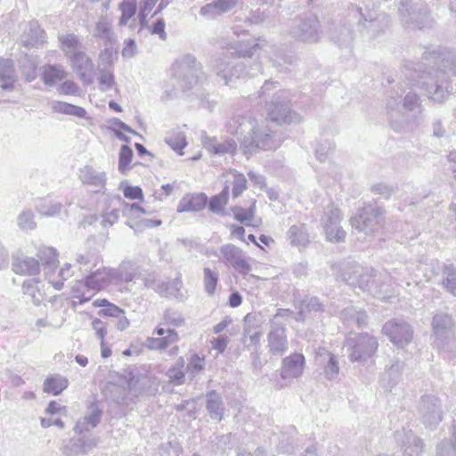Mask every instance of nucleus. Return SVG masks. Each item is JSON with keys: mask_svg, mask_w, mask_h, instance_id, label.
<instances>
[{"mask_svg": "<svg viewBox=\"0 0 456 456\" xmlns=\"http://www.w3.org/2000/svg\"><path fill=\"white\" fill-rule=\"evenodd\" d=\"M422 61L425 63L406 65L404 76L429 99L442 102L453 90L449 75L456 77V50L425 51Z\"/></svg>", "mask_w": 456, "mask_h": 456, "instance_id": "f257e3e1", "label": "nucleus"}, {"mask_svg": "<svg viewBox=\"0 0 456 456\" xmlns=\"http://www.w3.org/2000/svg\"><path fill=\"white\" fill-rule=\"evenodd\" d=\"M229 132L237 136L240 150L249 159L260 150L274 151L281 143L282 138L268 126L258 125L248 116H235L229 122Z\"/></svg>", "mask_w": 456, "mask_h": 456, "instance_id": "f03ea898", "label": "nucleus"}, {"mask_svg": "<svg viewBox=\"0 0 456 456\" xmlns=\"http://www.w3.org/2000/svg\"><path fill=\"white\" fill-rule=\"evenodd\" d=\"M393 87L385 99L386 113L391 128L396 133H406L417 127L424 111L419 96L412 91L403 97L405 89L400 84Z\"/></svg>", "mask_w": 456, "mask_h": 456, "instance_id": "7ed1b4c3", "label": "nucleus"}, {"mask_svg": "<svg viewBox=\"0 0 456 456\" xmlns=\"http://www.w3.org/2000/svg\"><path fill=\"white\" fill-rule=\"evenodd\" d=\"M406 274L411 275L408 267L400 269L399 272H395L394 274L388 273H376L372 268H364L360 265L349 267L347 270H343L340 277L346 284L353 288H359L363 291H368L375 297L381 296L384 287L387 286V281L395 280L400 285L405 283L406 286H411L413 282L415 285L418 281L414 279L409 278Z\"/></svg>", "mask_w": 456, "mask_h": 456, "instance_id": "20e7f679", "label": "nucleus"}, {"mask_svg": "<svg viewBox=\"0 0 456 456\" xmlns=\"http://www.w3.org/2000/svg\"><path fill=\"white\" fill-rule=\"evenodd\" d=\"M347 18L349 21L355 23L357 32L367 38L379 36L390 25V17L380 12L370 1L362 2V4H350L347 7Z\"/></svg>", "mask_w": 456, "mask_h": 456, "instance_id": "39448f33", "label": "nucleus"}, {"mask_svg": "<svg viewBox=\"0 0 456 456\" xmlns=\"http://www.w3.org/2000/svg\"><path fill=\"white\" fill-rule=\"evenodd\" d=\"M278 83L267 80L258 93V98L265 102V109L269 118L278 125L298 122L300 117L291 110L289 93L279 90L272 94L271 92L277 88Z\"/></svg>", "mask_w": 456, "mask_h": 456, "instance_id": "423d86ee", "label": "nucleus"}, {"mask_svg": "<svg viewBox=\"0 0 456 456\" xmlns=\"http://www.w3.org/2000/svg\"><path fill=\"white\" fill-rule=\"evenodd\" d=\"M61 49L70 61L73 71L86 85L93 83L92 72L94 63L92 59L84 52V46L77 36L65 34L59 36Z\"/></svg>", "mask_w": 456, "mask_h": 456, "instance_id": "0eeeda50", "label": "nucleus"}, {"mask_svg": "<svg viewBox=\"0 0 456 456\" xmlns=\"http://www.w3.org/2000/svg\"><path fill=\"white\" fill-rule=\"evenodd\" d=\"M398 14L402 24L411 29L430 28L435 23L428 0H401Z\"/></svg>", "mask_w": 456, "mask_h": 456, "instance_id": "6e6552de", "label": "nucleus"}, {"mask_svg": "<svg viewBox=\"0 0 456 456\" xmlns=\"http://www.w3.org/2000/svg\"><path fill=\"white\" fill-rule=\"evenodd\" d=\"M431 325L436 337L435 343L442 351L444 357L456 361V340L453 338L455 323L452 317L446 313L439 312L434 315Z\"/></svg>", "mask_w": 456, "mask_h": 456, "instance_id": "1a4fd4ad", "label": "nucleus"}, {"mask_svg": "<svg viewBox=\"0 0 456 456\" xmlns=\"http://www.w3.org/2000/svg\"><path fill=\"white\" fill-rule=\"evenodd\" d=\"M345 347L351 362L364 364L375 355L379 342L375 337L362 332L346 338Z\"/></svg>", "mask_w": 456, "mask_h": 456, "instance_id": "9d476101", "label": "nucleus"}, {"mask_svg": "<svg viewBox=\"0 0 456 456\" xmlns=\"http://www.w3.org/2000/svg\"><path fill=\"white\" fill-rule=\"evenodd\" d=\"M425 277L440 285L447 293L456 297V266L433 260L426 265Z\"/></svg>", "mask_w": 456, "mask_h": 456, "instance_id": "9b49d317", "label": "nucleus"}, {"mask_svg": "<svg viewBox=\"0 0 456 456\" xmlns=\"http://www.w3.org/2000/svg\"><path fill=\"white\" fill-rule=\"evenodd\" d=\"M385 219V210L376 204L367 203L351 217L352 227L366 234L378 230Z\"/></svg>", "mask_w": 456, "mask_h": 456, "instance_id": "f8f14e48", "label": "nucleus"}, {"mask_svg": "<svg viewBox=\"0 0 456 456\" xmlns=\"http://www.w3.org/2000/svg\"><path fill=\"white\" fill-rule=\"evenodd\" d=\"M201 69V64L191 54L184 55L173 64L174 75L183 91L190 90L197 85L202 73Z\"/></svg>", "mask_w": 456, "mask_h": 456, "instance_id": "ddd939ff", "label": "nucleus"}, {"mask_svg": "<svg viewBox=\"0 0 456 456\" xmlns=\"http://www.w3.org/2000/svg\"><path fill=\"white\" fill-rule=\"evenodd\" d=\"M321 23L317 16L310 14L300 17L291 25L289 35L296 41L314 44L322 37Z\"/></svg>", "mask_w": 456, "mask_h": 456, "instance_id": "4468645a", "label": "nucleus"}, {"mask_svg": "<svg viewBox=\"0 0 456 456\" xmlns=\"http://www.w3.org/2000/svg\"><path fill=\"white\" fill-rule=\"evenodd\" d=\"M259 49V44L254 41H242L230 45L229 54L231 56L245 59L231 64L228 71L231 83L233 77L239 78L247 76L246 68L249 63L248 59L253 58Z\"/></svg>", "mask_w": 456, "mask_h": 456, "instance_id": "2eb2a0df", "label": "nucleus"}, {"mask_svg": "<svg viewBox=\"0 0 456 456\" xmlns=\"http://www.w3.org/2000/svg\"><path fill=\"white\" fill-rule=\"evenodd\" d=\"M418 412L422 423L428 428H436L443 419V404L435 395H424L418 404Z\"/></svg>", "mask_w": 456, "mask_h": 456, "instance_id": "dca6fc26", "label": "nucleus"}, {"mask_svg": "<svg viewBox=\"0 0 456 456\" xmlns=\"http://www.w3.org/2000/svg\"><path fill=\"white\" fill-rule=\"evenodd\" d=\"M343 220L341 210L333 203L329 204L323 212L321 222L327 239L331 242L344 241L346 232L340 225Z\"/></svg>", "mask_w": 456, "mask_h": 456, "instance_id": "f3484780", "label": "nucleus"}, {"mask_svg": "<svg viewBox=\"0 0 456 456\" xmlns=\"http://www.w3.org/2000/svg\"><path fill=\"white\" fill-rule=\"evenodd\" d=\"M65 439L59 448L61 456L87 455L98 444L99 439L92 435Z\"/></svg>", "mask_w": 456, "mask_h": 456, "instance_id": "a211bd4d", "label": "nucleus"}, {"mask_svg": "<svg viewBox=\"0 0 456 456\" xmlns=\"http://www.w3.org/2000/svg\"><path fill=\"white\" fill-rule=\"evenodd\" d=\"M384 335L397 346L403 347L408 345L413 337L411 326L403 319H393L387 322L382 328Z\"/></svg>", "mask_w": 456, "mask_h": 456, "instance_id": "6ab92c4d", "label": "nucleus"}, {"mask_svg": "<svg viewBox=\"0 0 456 456\" xmlns=\"http://www.w3.org/2000/svg\"><path fill=\"white\" fill-rule=\"evenodd\" d=\"M102 415V407L96 399L88 402L86 405L85 414L76 421L73 432L77 435H84L91 431L101 423Z\"/></svg>", "mask_w": 456, "mask_h": 456, "instance_id": "aec40b11", "label": "nucleus"}, {"mask_svg": "<svg viewBox=\"0 0 456 456\" xmlns=\"http://www.w3.org/2000/svg\"><path fill=\"white\" fill-rule=\"evenodd\" d=\"M222 254L221 262L230 265L233 269L240 273L246 275L251 271V265L248 261L247 256L243 251L233 244H225L220 248Z\"/></svg>", "mask_w": 456, "mask_h": 456, "instance_id": "412c9836", "label": "nucleus"}, {"mask_svg": "<svg viewBox=\"0 0 456 456\" xmlns=\"http://www.w3.org/2000/svg\"><path fill=\"white\" fill-rule=\"evenodd\" d=\"M269 351L273 354H282L288 349L286 329L278 322H271V330L267 335Z\"/></svg>", "mask_w": 456, "mask_h": 456, "instance_id": "4be33fe9", "label": "nucleus"}, {"mask_svg": "<svg viewBox=\"0 0 456 456\" xmlns=\"http://www.w3.org/2000/svg\"><path fill=\"white\" fill-rule=\"evenodd\" d=\"M396 442L403 451L404 456H419L422 449V441L415 436L411 430L396 431L395 434Z\"/></svg>", "mask_w": 456, "mask_h": 456, "instance_id": "5701e85b", "label": "nucleus"}, {"mask_svg": "<svg viewBox=\"0 0 456 456\" xmlns=\"http://www.w3.org/2000/svg\"><path fill=\"white\" fill-rule=\"evenodd\" d=\"M305 356L294 353L283 358L281 368V378L283 379H297L303 374Z\"/></svg>", "mask_w": 456, "mask_h": 456, "instance_id": "b1692460", "label": "nucleus"}, {"mask_svg": "<svg viewBox=\"0 0 456 456\" xmlns=\"http://www.w3.org/2000/svg\"><path fill=\"white\" fill-rule=\"evenodd\" d=\"M205 399V407L210 419L222 421L225 414V406L221 394L216 390H210L207 392Z\"/></svg>", "mask_w": 456, "mask_h": 456, "instance_id": "393cba45", "label": "nucleus"}, {"mask_svg": "<svg viewBox=\"0 0 456 456\" xmlns=\"http://www.w3.org/2000/svg\"><path fill=\"white\" fill-rule=\"evenodd\" d=\"M204 148L210 153L215 155H233L237 151V143L232 139H226L224 142H219L216 137L206 136L202 141Z\"/></svg>", "mask_w": 456, "mask_h": 456, "instance_id": "a878e982", "label": "nucleus"}, {"mask_svg": "<svg viewBox=\"0 0 456 456\" xmlns=\"http://www.w3.org/2000/svg\"><path fill=\"white\" fill-rule=\"evenodd\" d=\"M12 271L20 275L35 276L40 273V264L34 257L20 255L13 258Z\"/></svg>", "mask_w": 456, "mask_h": 456, "instance_id": "bb28decb", "label": "nucleus"}, {"mask_svg": "<svg viewBox=\"0 0 456 456\" xmlns=\"http://www.w3.org/2000/svg\"><path fill=\"white\" fill-rule=\"evenodd\" d=\"M208 197L204 192L191 193L183 196L177 206V212H198L205 208Z\"/></svg>", "mask_w": 456, "mask_h": 456, "instance_id": "cd10ccee", "label": "nucleus"}, {"mask_svg": "<svg viewBox=\"0 0 456 456\" xmlns=\"http://www.w3.org/2000/svg\"><path fill=\"white\" fill-rule=\"evenodd\" d=\"M79 179L84 184L100 187L96 192L104 193L106 174L98 172L91 166H85L79 170Z\"/></svg>", "mask_w": 456, "mask_h": 456, "instance_id": "c85d7f7f", "label": "nucleus"}, {"mask_svg": "<svg viewBox=\"0 0 456 456\" xmlns=\"http://www.w3.org/2000/svg\"><path fill=\"white\" fill-rule=\"evenodd\" d=\"M0 81L2 82L1 88L3 90H13L16 76L12 60L0 58Z\"/></svg>", "mask_w": 456, "mask_h": 456, "instance_id": "c756f323", "label": "nucleus"}, {"mask_svg": "<svg viewBox=\"0 0 456 456\" xmlns=\"http://www.w3.org/2000/svg\"><path fill=\"white\" fill-rule=\"evenodd\" d=\"M330 38L339 47H348L354 41V34L350 26L342 24L330 31Z\"/></svg>", "mask_w": 456, "mask_h": 456, "instance_id": "7c9ffc66", "label": "nucleus"}, {"mask_svg": "<svg viewBox=\"0 0 456 456\" xmlns=\"http://www.w3.org/2000/svg\"><path fill=\"white\" fill-rule=\"evenodd\" d=\"M42 69V80L48 86H54L67 77V72L61 65L47 64Z\"/></svg>", "mask_w": 456, "mask_h": 456, "instance_id": "2f4dec72", "label": "nucleus"}, {"mask_svg": "<svg viewBox=\"0 0 456 456\" xmlns=\"http://www.w3.org/2000/svg\"><path fill=\"white\" fill-rule=\"evenodd\" d=\"M232 62L230 61V55L224 54L223 56L214 58L210 61V67L217 77L224 80L225 86L231 85V77H229L228 71Z\"/></svg>", "mask_w": 456, "mask_h": 456, "instance_id": "473e14b6", "label": "nucleus"}, {"mask_svg": "<svg viewBox=\"0 0 456 456\" xmlns=\"http://www.w3.org/2000/svg\"><path fill=\"white\" fill-rule=\"evenodd\" d=\"M287 238L289 243L295 247H305L309 242V236L303 224H294L287 232Z\"/></svg>", "mask_w": 456, "mask_h": 456, "instance_id": "72a5a7b5", "label": "nucleus"}, {"mask_svg": "<svg viewBox=\"0 0 456 456\" xmlns=\"http://www.w3.org/2000/svg\"><path fill=\"white\" fill-rule=\"evenodd\" d=\"M52 110L55 113L74 116L79 118H87V112L84 108L65 102H53L52 103Z\"/></svg>", "mask_w": 456, "mask_h": 456, "instance_id": "f704fd0d", "label": "nucleus"}, {"mask_svg": "<svg viewBox=\"0 0 456 456\" xmlns=\"http://www.w3.org/2000/svg\"><path fill=\"white\" fill-rule=\"evenodd\" d=\"M68 385L69 381L66 378L59 374L51 375L44 381V392L58 395L68 387Z\"/></svg>", "mask_w": 456, "mask_h": 456, "instance_id": "c9c22d12", "label": "nucleus"}, {"mask_svg": "<svg viewBox=\"0 0 456 456\" xmlns=\"http://www.w3.org/2000/svg\"><path fill=\"white\" fill-rule=\"evenodd\" d=\"M165 142L179 155H183V150L186 147L185 134L180 128L168 132L165 137Z\"/></svg>", "mask_w": 456, "mask_h": 456, "instance_id": "e433bc0d", "label": "nucleus"}, {"mask_svg": "<svg viewBox=\"0 0 456 456\" xmlns=\"http://www.w3.org/2000/svg\"><path fill=\"white\" fill-rule=\"evenodd\" d=\"M37 256L42 262L45 270L52 271L57 267L58 253L55 248L51 247H40L37 249Z\"/></svg>", "mask_w": 456, "mask_h": 456, "instance_id": "4c0bfd02", "label": "nucleus"}, {"mask_svg": "<svg viewBox=\"0 0 456 456\" xmlns=\"http://www.w3.org/2000/svg\"><path fill=\"white\" fill-rule=\"evenodd\" d=\"M229 186L225 185L222 191L210 198L208 202V209L210 212L221 216H224V206L229 200Z\"/></svg>", "mask_w": 456, "mask_h": 456, "instance_id": "58836bf2", "label": "nucleus"}, {"mask_svg": "<svg viewBox=\"0 0 456 456\" xmlns=\"http://www.w3.org/2000/svg\"><path fill=\"white\" fill-rule=\"evenodd\" d=\"M404 363L399 360L395 361L391 364V366L387 369L382 381L387 382V387L389 388V391H392V388L400 381L402 370L403 369Z\"/></svg>", "mask_w": 456, "mask_h": 456, "instance_id": "ea45409f", "label": "nucleus"}, {"mask_svg": "<svg viewBox=\"0 0 456 456\" xmlns=\"http://www.w3.org/2000/svg\"><path fill=\"white\" fill-rule=\"evenodd\" d=\"M109 276L106 270L90 271V273L86 276V285L94 289H101L109 282Z\"/></svg>", "mask_w": 456, "mask_h": 456, "instance_id": "a19ab883", "label": "nucleus"}, {"mask_svg": "<svg viewBox=\"0 0 456 456\" xmlns=\"http://www.w3.org/2000/svg\"><path fill=\"white\" fill-rule=\"evenodd\" d=\"M296 429L294 427H289L287 430L281 433L277 450L281 453H292L294 452V434Z\"/></svg>", "mask_w": 456, "mask_h": 456, "instance_id": "79ce46f5", "label": "nucleus"}, {"mask_svg": "<svg viewBox=\"0 0 456 456\" xmlns=\"http://www.w3.org/2000/svg\"><path fill=\"white\" fill-rule=\"evenodd\" d=\"M20 69L22 76L27 82H32L36 79L37 62V61L28 55H25L20 60Z\"/></svg>", "mask_w": 456, "mask_h": 456, "instance_id": "37998d69", "label": "nucleus"}, {"mask_svg": "<svg viewBox=\"0 0 456 456\" xmlns=\"http://www.w3.org/2000/svg\"><path fill=\"white\" fill-rule=\"evenodd\" d=\"M256 200H253L250 206L247 208L240 206L232 207L231 210L233 213L234 218L240 224L249 225L256 213Z\"/></svg>", "mask_w": 456, "mask_h": 456, "instance_id": "c03bdc74", "label": "nucleus"}, {"mask_svg": "<svg viewBox=\"0 0 456 456\" xmlns=\"http://www.w3.org/2000/svg\"><path fill=\"white\" fill-rule=\"evenodd\" d=\"M318 354L320 356L326 355L328 357V362L324 366L325 377L330 380L337 379L339 373V366L336 356L324 348H320V352Z\"/></svg>", "mask_w": 456, "mask_h": 456, "instance_id": "a18cd8bd", "label": "nucleus"}, {"mask_svg": "<svg viewBox=\"0 0 456 456\" xmlns=\"http://www.w3.org/2000/svg\"><path fill=\"white\" fill-rule=\"evenodd\" d=\"M36 208L40 215L53 216L61 212L62 204L49 199H40Z\"/></svg>", "mask_w": 456, "mask_h": 456, "instance_id": "49530a36", "label": "nucleus"}, {"mask_svg": "<svg viewBox=\"0 0 456 456\" xmlns=\"http://www.w3.org/2000/svg\"><path fill=\"white\" fill-rule=\"evenodd\" d=\"M138 266L132 261H124L116 271L117 276L125 282L132 281L138 274Z\"/></svg>", "mask_w": 456, "mask_h": 456, "instance_id": "de8ad7c7", "label": "nucleus"}, {"mask_svg": "<svg viewBox=\"0 0 456 456\" xmlns=\"http://www.w3.org/2000/svg\"><path fill=\"white\" fill-rule=\"evenodd\" d=\"M219 281V273L208 267L203 269V283L205 292L208 296H213L216 293V286Z\"/></svg>", "mask_w": 456, "mask_h": 456, "instance_id": "09e8293b", "label": "nucleus"}, {"mask_svg": "<svg viewBox=\"0 0 456 456\" xmlns=\"http://www.w3.org/2000/svg\"><path fill=\"white\" fill-rule=\"evenodd\" d=\"M436 456H456V428L450 440H444L436 446Z\"/></svg>", "mask_w": 456, "mask_h": 456, "instance_id": "8fccbe9b", "label": "nucleus"}, {"mask_svg": "<svg viewBox=\"0 0 456 456\" xmlns=\"http://www.w3.org/2000/svg\"><path fill=\"white\" fill-rule=\"evenodd\" d=\"M121 16L119 18V25L125 26L127 21L135 14L137 10L136 0H124L119 4Z\"/></svg>", "mask_w": 456, "mask_h": 456, "instance_id": "3c124183", "label": "nucleus"}, {"mask_svg": "<svg viewBox=\"0 0 456 456\" xmlns=\"http://www.w3.org/2000/svg\"><path fill=\"white\" fill-rule=\"evenodd\" d=\"M183 281L181 277H176L170 281H167V289L166 297H174L178 301H184L186 295L182 291Z\"/></svg>", "mask_w": 456, "mask_h": 456, "instance_id": "603ef678", "label": "nucleus"}, {"mask_svg": "<svg viewBox=\"0 0 456 456\" xmlns=\"http://www.w3.org/2000/svg\"><path fill=\"white\" fill-rule=\"evenodd\" d=\"M118 59V52L112 46H106L99 54V69H112L114 61Z\"/></svg>", "mask_w": 456, "mask_h": 456, "instance_id": "864d4df0", "label": "nucleus"}, {"mask_svg": "<svg viewBox=\"0 0 456 456\" xmlns=\"http://www.w3.org/2000/svg\"><path fill=\"white\" fill-rule=\"evenodd\" d=\"M99 89L107 92L115 85V77L112 69H99Z\"/></svg>", "mask_w": 456, "mask_h": 456, "instance_id": "5fc2aeb1", "label": "nucleus"}, {"mask_svg": "<svg viewBox=\"0 0 456 456\" xmlns=\"http://www.w3.org/2000/svg\"><path fill=\"white\" fill-rule=\"evenodd\" d=\"M243 335L260 328L263 323V316L259 313H248L243 319Z\"/></svg>", "mask_w": 456, "mask_h": 456, "instance_id": "6e6d98bb", "label": "nucleus"}, {"mask_svg": "<svg viewBox=\"0 0 456 456\" xmlns=\"http://www.w3.org/2000/svg\"><path fill=\"white\" fill-rule=\"evenodd\" d=\"M233 176L232 194L233 198L240 197L248 188V182L245 175L236 170L231 171Z\"/></svg>", "mask_w": 456, "mask_h": 456, "instance_id": "4d7b16f0", "label": "nucleus"}, {"mask_svg": "<svg viewBox=\"0 0 456 456\" xmlns=\"http://www.w3.org/2000/svg\"><path fill=\"white\" fill-rule=\"evenodd\" d=\"M30 38L24 41V45L28 47H38L45 42V32L38 26L30 25Z\"/></svg>", "mask_w": 456, "mask_h": 456, "instance_id": "13d9d810", "label": "nucleus"}, {"mask_svg": "<svg viewBox=\"0 0 456 456\" xmlns=\"http://www.w3.org/2000/svg\"><path fill=\"white\" fill-rule=\"evenodd\" d=\"M34 217L31 210L22 211L17 217L18 226L23 231L34 230L37 227Z\"/></svg>", "mask_w": 456, "mask_h": 456, "instance_id": "bf43d9fd", "label": "nucleus"}, {"mask_svg": "<svg viewBox=\"0 0 456 456\" xmlns=\"http://www.w3.org/2000/svg\"><path fill=\"white\" fill-rule=\"evenodd\" d=\"M335 150V144L329 141L323 140L319 142L315 150L316 158L321 161L324 162Z\"/></svg>", "mask_w": 456, "mask_h": 456, "instance_id": "052dcab7", "label": "nucleus"}, {"mask_svg": "<svg viewBox=\"0 0 456 456\" xmlns=\"http://www.w3.org/2000/svg\"><path fill=\"white\" fill-rule=\"evenodd\" d=\"M133 151L127 145H122L119 151L118 156V170L120 173L124 174L129 166L132 158H133Z\"/></svg>", "mask_w": 456, "mask_h": 456, "instance_id": "680f3d73", "label": "nucleus"}, {"mask_svg": "<svg viewBox=\"0 0 456 456\" xmlns=\"http://www.w3.org/2000/svg\"><path fill=\"white\" fill-rule=\"evenodd\" d=\"M296 57L290 53H276L271 57V61L280 71L282 69L283 65H291L295 62Z\"/></svg>", "mask_w": 456, "mask_h": 456, "instance_id": "e2e57ef3", "label": "nucleus"}, {"mask_svg": "<svg viewBox=\"0 0 456 456\" xmlns=\"http://www.w3.org/2000/svg\"><path fill=\"white\" fill-rule=\"evenodd\" d=\"M183 324L184 319L182 314L170 309L164 313L163 322L160 323V325H172L175 327H180Z\"/></svg>", "mask_w": 456, "mask_h": 456, "instance_id": "0e129e2a", "label": "nucleus"}, {"mask_svg": "<svg viewBox=\"0 0 456 456\" xmlns=\"http://www.w3.org/2000/svg\"><path fill=\"white\" fill-rule=\"evenodd\" d=\"M157 2L158 0H139L140 12L138 16L142 27L147 25V16L151 12Z\"/></svg>", "mask_w": 456, "mask_h": 456, "instance_id": "69168bd1", "label": "nucleus"}, {"mask_svg": "<svg viewBox=\"0 0 456 456\" xmlns=\"http://www.w3.org/2000/svg\"><path fill=\"white\" fill-rule=\"evenodd\" d=\"M205 359L194 354L191 356L190 362L187 365V371L195 377L200 371L204 369Z\"/></svg>", "mask_w": 456, "mask_h": 456, "instance_id": "338daca9", "label": "nucleus"}, {"mask_svg": "<svg viewBox=\"0 0 456 456\" xmlns=\"http://www.w3.org/2000/svg\"><path fill=\"white\" fill-rule=\"evenodd\" d=\"M95 36L107 42H111L112 32L110 24L104 20H99L95 28Z\"/></svg>", "mask_w": 456, "mask_h": 456, "instance_id": "774afa93", "label": "nucleus"}]
</instances>
